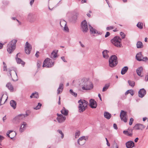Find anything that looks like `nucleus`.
Segmentation results:
<instances>
[{
    "label": "nucleus",
    "instance_id": "nucleus-29",
    "mask_svg": "<svg viewBox=\"0 0 148 148\" xmlns=\"http://www.w3.org/2000/svg\"><path fill=\"white\" fill-rule=\"evenodd\" d=\"M108 52H109V51L106 50H105L102 52L103 56L104 58L107 59L109 57V56L108 53Z\"/></svg>",
    "mask_w": 148,
    "mask_h": 148
},
{
    "label": "nucleus",
    "instance_id": "nucleus-62",
    "mask_svg": "<svg viewBox=\"0 0 148 148\" xmlns=\"http://www.w3.org/2000/svg\"><path fill=\"white\" fill-rule=\"evenodd\" d=\"M98 97H99V99H100V100L101 101H102V99H101V95L100 94H99L98 95Z\"/></svg>",
    "mask_w": 148,
    "mask_h": 148
},
{
    "label": "nucleus",
    "instance_id": "nucleus-6",
    "mask_svg": "<svg viewBox=\"0 0 148 148\" xmlns=\"http://www.w3.org/2000/svg\"><path fill=\"white\" fill-rule=\"evenodd\" d=\"M117 57L115 55L112 56L109 59V66L112 68L115 66L117 64Z\"/></svg>",
    "mask_w": 148,
    "mask_h": 148
},
{
    "label": "nucleus",
    "instance_id": "nucleus-11",
    "mask_svg": "<svg viewBox=\"0 0 148 148\" xmlns=\"http://www.w3.org/2000/svg\"><path fill=\"white\" fill-rule=\"evenodd\" d=\"M32 49V45L28 42H26L25 44V53L29 54L30 53Z\"/></svg>",
    "mask_w": 148,
    "mask_h": 148
},
{
    "label": "nucleus",
    "instance_id": "nucleus-58",
    "mask_svg": "<svg viewBox=\"0 0 148 148\" xmlns=\"http://www.w3.org/2000/svg\"><path fill=\"white\" fill-rule=\"evenodd\" d=\"M34 0H31L30 1V4L31 5H32L33 3Z\"/></svg>",
    "mask_w": 148,
    "mask_h": 148
},
{
    "label": "nucleus",
    "instance_id": "nucleus-19",
    "mask_svg": "<svg viewBox=\"0 0 148 148\" xmlns=\"http://www.w3.org/2000/svg\"><path fill=\"white\" fill-rule=\"evenodd\" d=\"M8 97L6 95H2L0 99V106L5 103Z\"/></svg>",
    "mask_w": 148,
    "mask_h": 148
},
{
    "label": "nucleus",
    "instance_id": "nucleus-31",
    "mask_svg": "<svg viewBox=\"0 0 148 148\" xmlns=\"http://www.w3.org/2000/svg\"><path fill=\"white\" fill-rule=\"evenodd\" d=\"M61 112L62 114L66 116L68 114L69 111L68 110H66L64 107H63L62 110H61Z\"/></svg>",
    "mask_w": 148,
    "mask_h": 148
},
{
    "label": "nucleus",
    "instance_id": "nucleus-33",
    "mask_svg": "<svg viewBox=\"0 0 148 148\" xmlns=\"http://www.w3.org/2000/svg\"><path fill=\"white\" fill-rule=\"evenodd\" d=\"M128 68L127 66H124L123 67L121 71V73L122 75L124 74L127 71Z\"/></svg>",
    "mask_w": 148,
    "mask_h": 148
},
{
    "label": "nucleus",
    "instance_id": "nucleus-12",
    "mask_svg": "<svg viewBox=\"0 0 148 148\" xmlns=\"http://www.w3.org/2000/svg\"><path fill=\"white\" fill-rule=\"evenodd\" d=\"M27 19L29 22L32 23L35 22L36 19L33 14L29 13L27 15Z\"/></svg>",
    "mask_w": 148,
    "mask_h": 148
},
{
    "label": "nucleus",
    "instance_id": "nucleus-10",
    "mask_svg": "<svg viewBox=\"0 0 148 148\" xmlns=\"http://www.w3.org/2000/svg\"><path fill=\"white\" fill-rule=\"evenodd\" d=\"M120 117L121 119L124 122H127V114L125 112L122 110L120 113Z\"/></svg>",
    "mask_w": 148,
    "mask_h": 148
},
{
    "label": "nucleus",
    "instance_id": "nucleus-52",
    "mask_svg": "<svg viewBox=\"0 0 148 148\" xmlns=\"http://www.w3.org/2000/svg\"><path fill=\"white\" fill-rule=\"evenodd\" d=\"M12 19L13 20H16L18 22V23H19V25H21V22H20L16 18H15V17H12Z\"/></svg>",
    "mask_w": 148,
    "mask_h": 148
},
{
    "label": "nucleus",
    "instance_id": "nucleus-34",
    "mask_svg": "<svg viewBox=\"0 0 148 148\" xmlns=\"http://www.w3.org/2000/svg\"><path fill=\"white\" fill-rule=\"evenodd\" d=\"M136 46L138 48H142L143 47V45L142 42L138 41L137 43Z\"/></svg>",
    "mask_w": 148,
    "mask_h": 148
},
{
    "label": "nucleus",
    "instance_id": "nucleus-59",
    "mask_svg": "<svg viewBox=\"0 0 148 148\" xmlns=\"http://www.w3.org/2000/svg\"><path fill=\"white\" fill-rule=\"evenodd\" d=\"M11 71H12L10 69H8V71L9 72V74H10V76L11 77H12L11 73Z\"/></svg>",
    "mask_w": 148,
    "mask_h": 148
},
{
    "label": "nucleus",
    "instance_id": "nucleus-20",
    "mask_svg": "<svg viewBox=\"0 0 148 148\" xmlns=\"http://www.w3.org/2000/svg\"><path fill=\"white\" fill-rule=\"evenodd\" d=\"M16 135L15 132H12V131H9L7 133V136L11 139L13 138Z\"/></svg>",
    "mask_w": 148,
    "mask_h": 148
},
{
    "label": "nucleus",
    "instance_id": "nucleus-25",
    "mask_svg": "<svg viewBox=\"0 0 148 148\" xmlns=\"http://www.w3.org/2000/svg\"><path fill=\"white\" fill-rule=\"evenodd\" d=\"M143 71V67L142 66H140L138 67L136 70V72L137 75L140 76L142 77L141 76V74Z\"/></svg>",
    "mask_w": 148,
    "mask_h": 148
},
{
    "label": "nucleus",
    "instance_id": "nucleus-21",
    "mask_svg": "<svg viewBox=\"0 0 148 148\" xmlns=\"http://www.w3.org/2000/svg\"><path fill=\"white\" fill-rule=\"evenodd\" d=\"M146 94V91L144 88L140 89L138 92V96L139 97L142 98Z\"/></svg>",
    "mask_w": 148,
    "mask_h": 148
},
{
    "label": "nucleus",
    "instance_id": "nucleus-56",
    "mask_svg": "<svg viewBox=\"0 0 148 148\" xmlns=\"http://www.w3.org/2000/svg\"><path fill=\"white\" fill-rule=\"evenodd\" d=\"M61 59L64 62H66V61L65 60V58L64 56L62 57H61Z\"/></svg>",
    "mask_w": 148,
    "mask_h": 148
},
{
    "label": "nucleus",
    "instance_id": "nucleus-43",
    "mask_svg": "<svg viewBox=\"0 0 148 148\" xmlns=\"http://www.w3.org/2000/svg\"><path fill=\"white\" fill-rule=\"evenodd\" d=\"M80 132L79 131H77L75 133V138H78L79 136Z\"/></svg>",
    "mask_w": 148,
    "mask_h": 148
},
{
    "label": "nucleus",
    "instance_id": "nucleus-40",
    "mask_svg": "<svg viewBox=\"0 0 148 148\" xmlns=\"http://www.w3.org/2000/svg\"><path fill=\"white\" fill-rule=\"evenodd\" d=\"M70 91V93L72 95H73V96H74L75 97H77V94L76 93H75V92H74L72 89H70V91Z\"/></svg>",
    "mask_w": 148,
    "mask_h": 148
},
{
    "label": "nucleus",
    "instance_id": "nucleus-39",
    "mask_svg": "<svg viewBox=\"0 0 148 148\" xmlns=\"http://www.w3.org/2000/svg\"><path fill=\"white\" fill-rule=\"evenodd\" d=\"M110 86V84H106L105 86L103 87L102 90L103 92H104L107 90L109 88Z\"/></svg>",
    "mask_w": 148,
    "mask_h": 148
},
{
    "label": "nucleus",
    "instance_id": "nucleus-5",
    "mask_svg": "<svg viewBox=\"0 0 148 148\" xmlns=\"http://www.w3.org/2000/svg\"><path fill=\"white\" fill-rule=\"evenodd\" d=\"M121 39L118 36L114 37L111 40V42L116 47H120L122 46L121 43Z\"/></svg>",
    "mask_w": 148,
    "mask_h": 148
},
{
    "label": "nucleus",
    "instance_id": "nucleus-61",
    "mask_svg": "<svg viewBox=\"0 0 148 148\" xmlns=\"http://www.w3.org/2000/svg\"><path fill=\"white\" fill-rule=\"evenodd\" d=\"M38 53H39V51H37L36 54H35V56L37 58H38L39 57V55L37 54Z\"/></svg>",
    "mask_w": 148,
    "mask_h": 148
},
{
    "label": "nucleus",
    "instance_id": "nucleus-46",
    "mask_svg": "<svg viewBox=\"0 0 148 148\" xmlns=\"http://www.w3.org/2000/svg\"><path fill=\"white\" fill-rule=\"evenodd\" d=\"M120 35L121 36L123 39L125 38V34L122 32H121L120 33Z\"/></svg>",
    "mask_w": 148,
    "mask_h": 148
},
{
    "label": "nucleus",
    "instance_id": "nucleus-64",
    "mask_svg": "<svg viewBox=\"0 0 148 148\" xmlns=\"http://www.w3.org/2000/svg\"><path fill=\"white\" fill-rule=\"evenodd\" d=\"M6 119V118L5 116H4V117H3V121L4 122L5 120Z\"/></svg>",
    "mask_w": 148,
    "mask_h": 148
},
{
    "label": "nucleus",
    "instance_id": "nucleus-51",
    "mask_svg": "<svg viewBox=\"0 0 148 148\" xmlns=\"http://www.w3.org/2000/svg\"><path fill=\"white\" fill-rule=\"evenodd\" d=\"M145 80L146 82L148 80V73H147L145 76Z\"/></svg>",
    "mask_w": 148,
    "mask_h": 148
},
{
    "label": "nucleus",
    "instance_id": "nucleus-14",
    "mask_svg": "<svg viewBox=\"0 0 148 148\" xmlns=\"http://www.w3.org/2000/svg\"><path fill=\"white\" fill-rule=\"evenodd\" d=\"M89 27L90 29V32L92 34H97L99 35L101 34L102 33L101 32L98 31L93 28L90 25H89Z\"/></svg>",
    "mask_w": 148,
    "mask_h": 148
},
{
    "label": "nucleus",
    "instance_id": "nucleus-2",
    "mask_svg": "<svg viewBox=\"0 0 148 148\" xmlns=\"http://www.w3.org/2000/svg\"><path fill=\"white\" fill-rule=\"evenodd\" d=\"M17 42L16 40H13L8 44L7 46V51L9 53H11L15 49Z\"/></svg>",
    "mask_w": 148,
    "mask_h": 148
},
{
    "label": "nucleus",
    "instance_id": "nucleus-13",
    "mask_svg": "<svg viewBox=\"0 0 148 148\" xmlns=\"http://www.w3.org/2000/svg\"><path fill=\"white\" fill-rule=\"evenodd\" d=\"M57 115L58 116L57 120L59 123H62L64 122L66 120V117L65 116H64L62 114L57 113Z\"/></svg>",
    "mask_w": 148,
    "mask_h": 148
},
{
    "label": "nucleus",
    "instance_id": "nucleus-55",
    "mask_svg": "<svg viewBox=\"0 0 148 148\" xmlns=\"http://www.w3.org/2000/svg\"><path fill=\"white\" fill-rule=\"evenodd\" d=\"M113 127L114 128V129H115L116 130H117V126L116 125L115 123H114L113 124Z\"/></svg>",
    "mask_w": 148,
    "mask_h": 148
},
{
    "label": "nucleus",
    "instance_id": "nucleus-47",
    "mask_svg": "<svg viewBox=\"0 0 148 148\" xmlns=\"http://www.w3.org/2000/svg\"><path fill=\"white\" fill-rule=\"evenodd\" d=\"M134 121V119L132 118H131L130 120V121L129 122V124L130 125H131L132 124Z\"/></svg>",
    "mask_w": 148,
    "mask_h": 148
},
{
    "label": "nucleus",
    "instance_id": "nucleus-9",
    "mask_svg": "<svg viewBox=\"0 0 148 148\" xmlns=\"http://www.w3.org/2000/svg\"><path fill=\"white\" fill-rule=\"evenodd\" d=\"M81 28L83 32H86L88 30L87 23L86 21L84 20L82 22Z\"/></svg>",
    "mask_w": 148,
    "mask_h": 148
},
{
    "label": "nucleus",
    "instance_id": "nucleus-7",
    "mask_svg": "<svg viewBox=\"0 0 148 148\" xmlns=\"http://www.w3.org/2000/svg\"><path fill=\"white\" fill-rule=\"evenodd\" d=\"M54 63L52 60L47 58L44 61L42 67L47 68H50L54 65Z\"/></svg>",
    "mask_w": 148,
    "mask_h": 148
},
{
    "label": "nucleus",
    "instance_id": "nucleus-48",
    "mask_svg": "<svg viewBox=\"0 0 148 148\" xmlns=\"http://www.w3.org/2000/svg\"><path fill=\"white\" fill-rule=\"evenodd\" d=\"M148 60V58L146 57H143L142 58V61H143L145 62H146Z\"/></svg>",
    "mask_w": 148,
    "mask_h": 148
},
{
    "label": "nucleus",
    "instance_id": "nucleus-3",
    "mask_svg": "<svg viewBox=\"0 0 148 148\" xmlns=\"http://www.w3.org/2000/svg\"><path fill=\"white\" fill-rule=\"evenodd\" d=\"M78 103H79L78 106L79 112H82L84 111L88 104V102L84 100H80L78 101Z\"/></svg>",
    "mask_w": 148,
    "mask_h": 148
},
{
    "label": "nucleus",
    "instance_id": "nucleus-44",
    "mask_svg": "<svg viewBox=\"0 0 148 148\" xmlns=\"http://www.w3.org/2000/svg\"><path fill=\"white\" fill-rule=\"evenodd\" d=\"M37 67L38 68H39L41 65V62L40 61H38L37 62Z\"/></svg>",
    "mask_w": 148,
    "mask_h": 148
},
{
    "label": "nucleus",
    "instance_id": "nucleus-27",
    "mask_svg": "<svg viewBox=\"0 0 148 148\" xmlns=\"http://www.w3.org/2000/svg\"><path fill=\"white\" fill-rule=\"evenodd\" d=\"M20 53H18L17 54L16 58V60L18 63L21 64L22 65H24L25 64V62L22 61L20 58H18V55Z\"/></svg>",
    "mask_w": 148,
    "mask_h": 148
},
{
    "label": "nucleus",
    "instance_id": "nucleus-53",
    "mask_svg": "<svg viewBox=\"0 0 148 148\" xmlns=\"http://www.w3.org/2000/svg\"><path fill=\"white\" fill-rule=\"evenodd\" d=\"M110 35V33L109 32H107L105 35V37L106 38L108 36Z\"/></svg>",
    "mask_w": 148,
    "mask_h": 148
},
{
    "label": "nucleus",
    "instance_id": "nucleus-28",
    "mask_svg": "<svg viewBox=\"0 0 148 148\" xmlns=\"http://www.w3.org/2000/svg\"><path fill=\"white\" fill-rule=\"evenodd\" d=\"M63 89V85L62 83H60L59 87L57 90V94H58L62 92Z\"/></svg>",
    "mask_w": 148,
    "mask_h": 148
},
{
    "label": "nucleus",
    "instance_id": "nucleus-23",
    "mask_svg": "<svg viewBox=\"0 0 148 148\" xmlns=\"http://www.w3.org/2000/svg\"><path fill=\"white\" fill-rule=\"evenodd\" d=\"M134 143L132 141H129L126 143V147L127 148H132L134 147Z\"/></svg>",
    "mask_w": 148,
    "mask_h": 148
},
{
    "label": "nucleus",
    "instance_id": "nucleus-36",
    "mask_svg": "<svg viewBox=\"0 0 148 148\" xmlns=\"http://www.w3.org/2000/svg\"><path fill=\"white\" fill-rule=\"evenodd\" d=\"M128 82L129 85L132 87H133L135 85V82L133 81L129 80Z\"/></svg>",
    "mask_w": 148,
    "mask_h": 148
},
{
    "label": "nucleus",
    "instance_id": "nucleus-1",
    "mask_svg": "<svg viewBox=\"0 0 148 148\" xmlns=\"http://www.w3.org/2000/svg\"><path fill=\"white\" fill-rule=\"evenodd\" d=\"M82 87L83 90H89L93 88V84L92 82L87 79H82Z\"/></svg>",
    "mask_w": 148,
    "mask_h": 148
},
{
    "label": "nucleus",
    "instance_id": "nucleus-30",
    "mask_svg": "<svg viewBox=\"0 0 148 148\" xmlns=\"http://www.w3.org/2000/svg\"><path fill=\"white\" fill-rule=\"evenodd\" d=\"M104 117L108 119H110L111 116V114L107 112H105L104 113Z\"/></svg>",
    "mask_w": 148,
    "mask_h": 148
},
{
    "label": "nucleus",
    "instance_id": "nucleus-26",
    "mask_svg": "<svg viewBox=\"0 0 148 148\" xmlns=\"http://www.w3.org/2000/svg\"><path fill=\"white\" fill-rule=\"evenodd\" d=\"M143 56L141 52L137 53L136 56V60L138 61H142V58Z\"/></svg>",
    "mask_w": 148,
    "mask_h": 148
},
{
    "label": "nucleus",
    "instance_id": "nucleus-24",
    "mask_svg": "<svg viewBox=\"0 0 148 148\" xmlns=\"http://www.w3.org/2000/svg\"><path fill=\"white\" fill-rule=\"evenodd\" d=\"M58 50L53 51L51 53L50 57L51 58L54 59L58 57L57 53Z\"/></svg>",
    "mask_w": 148,
    "mask_h": 148
},
{
    "label": "nucleus",
    "instance_id": "nucleus-37",
    "mask_svg": "<svg viewBox=\"0 0 148 148\" xmlns=\"http://www.w3.org/2000/svg\"><path fill=\"white\" fill-rule=\"evenodd\" d=\"M143 24L142 23L139 22L137 25V26L138 28L142 29L143 28Z\"/></svg>",
    "mask_w": 148,
    "mask_h": 148
},
{
    "label": "nucleus",
    "instance_id": "nucleus-4",
    "mask_svg": "<svg viewBox=\"0 0 148 148\" xmlns=\"http://www.w3.org/2000/svg\"><path fill=\"white\" fill-rule=\"evenodd\" d=\"M28 116V114H21L15 116L13 119V121L14 123L16 124H18L20 122L24 120L25 117Z\"/></svg>",
    "mask_w": 148,
    "mask_h": 148
},
{
    "label": "nucleus",
    "instance_id": "nucleus-16",
    "mask_svg": "<svg viewBox=\"0 0 148 148\" xmlns=\"http://www.w3.org/2000/svg\"><path fill=\"white\" fill-rule=\"evenodd\" d=\"M90 106L92 108H96L97 106V103L96 101L92 99H91L89 101Z\"/></svg>",
    "mask_w": 148,
    "mask_h": 148
},
{
    "label": "nucleus",
    "instance_id": "nucleus-63",
    "mask_svg": "<svg viewBox=\"0 0 148 148\" xmlns=\"http://www.w3.org/2000/svg\"><path fill=\"white\" fill-rule=\"evenodd\" d=\"M138 140V138H136L135 139L134 141L136 143L137 142Z\"/></svg>",
    "mask_w": 148,
    "mask_h": 148
},
{
    "label": "nucleus",
    "instance_id": "nucleus-8",
    "mask_svg": "<svg viewBox=\"0 0 148 148\" xmlns=\"http://www.w3.org/2000/svg\"><path fill=\"white\" fill-rule=\"evenodd\" d=\"M60 24L62 29L65 31L69 32V29L66 25V22L63 19L61 20L60 21Z\"/></svg>",
    "mask_w": 148,
    "mask_h": 148
},
{
    "label": "nucleus",
    "instance_id": "nucleus-57",
    "mask_svg": "<svg viewBox=\"0 0 148 148\" xmlns=\"http://www.w3.org/2000/svg\"><path fill=\"white\" fill-rule=\"evenodd\" d=\"M79 43L82 47H84V45L82 43V42L81 41H79Z\"/></svg>",
    "mask_w": 148,
    "mask_h": 148
},
{
    "label": "nucleus",
    "instance_id": "nucleus-17",
    "mask_svg": "<svg viewBox=\"0 0 148 148\" xmlns=\"http://www.w3.org/2000/svg\"><path fill=\"white\" fill-rule=\"evenodd\" d=\"M86 140L84 136L81 137L78 140L77 143L79 145H84L85 143Z\"/></svg>",
    "mask_w": 148,
    "mask_h": 148
},
{
    "label": "nucleus",
    "instance_id": "nucleus-35",
    "mask_svg": "<svg viewBox=\"0 0 148 148\" xmlns=\"http://www.w3.org/2000/svg\"><path fill=\"white\" fill-rule=\"evenodd\" d=\"M6 86L8 89L10 90V91H13V87L10 83H8L7 84Z\"/></svg>",
    "mask_w": 148,
    "mask_h": 148
},
{
    "label": "nucleus",
    "instance_id": "nucleus-18",
    "mask_svg": "<svg viewBox=\"0 0 148 148\" xmlns=\"http://www.w3.org/2000/svg\"><path fill=\"white\" fill-rule=\"evenodd\" d=\"M145 127V126L143 124L140 123L136 124L134 127L135 129L136 130H143Z\"/></svg>",
    "mask_w": 148,
    "mask_h": 148
},
{
    "label": "nucleus",
    "instance_id": "nucleus-15",
    "mask_svg": "<svg viewBox=\"0 0 148 148\" xmlns=\"http://www.w3.org/2000/svg\"><path fill=\"white\" fill-rule=\"evenodd\" d=\"M27 126V124L25 122H23L21 124L19 132H22L25 130Z\"/></svg>",
    "mask_w": 148,
    "mask_h": 148
},
{
    "label": "nucleus",
    "instance_id": "nucleus-49",
    "mask_svg": "<svg viewBox=\"0 0 148 148\" xmlns=\"http://www.w3.org/2000/svg\"><path fill=\"white\" fill-rule=\"evenodd\" d=\"M114 28V27L113 26H110V27H107L106 28V29L107 30H109L112 29H113Z\"/></svg>",
    "mask_w": 148,
    "mask_h": 148
},
{
    "label": "nucleus",
    "instance_id": "nucleus-54",
    "mask_svg": "<svg viewBox=\"0 0 148 148\" xmlns=\"http://www.w3.org/2000/svg\"><path fill=\"white\" fill-rule=\"evenodd\" d=\"M3 137L1 135H0V142H1L2 140L3 139ZM0 145H1V143H0Z\"/></svg>",
    "mask_w": 148,
    "mask_h": 148
},
{
    "label": "nucleus",
    "instance_id": "nucleus-41",
    "mask_svg": "<svg viewBox=\"0 0 148 148\" xmlns=\"http://www.w3.org/2000/svg\"><path fill=\"white\" fill-rule=\"evenodd\" d=\"M57 131L61 135V138H63L64 137V134L62 132L61 130H57Z\"/></svg>",
    "mask_w": 148,
    "mask_h": 148
},
{
    "label": "nucleus",
    "instance_id": "nucleus-32",
    "mask_svg": "<svg viewBox=\"0 0 148 148\" xmlns=\"http://www.w3.org/2000/svg\"><path fill=\"white\" fill-rule=\"evenodd\" d=\"M10 104L14 109L16 108V102L14 100H12L10 102Z\"/></svg>",
    "mask_w": 148,
    "mask_h": 148
},
{
    "label": "nucleus",
    "instance_id": "nucleus-38",
    "mask_svg": "<svg viewBox=\"0 0 148 148\" xmlns=\"http://www.w3.org/2000/svg\"><path fill=\"white\" fill-rule=\"evenodd\" d=\"M38 97V95L37 92L33 93H32V95L30 96L31 98L35 97L37 98Z\"/></svg>",
    "mask_w": 148,
    "mask_h": 148
},
{
    "label": "nucleus",
    "instance_id": "nucleus-42",
    "mask_svg": "<svg viewBox=\"0 0 148 148\" xmlns=\"http://www.w3.org/2000/svg\"><path fill=\"white\" fill-rule=\"evenodd\" d=\"M41 106L42 104L41 103H38V105L34 108V109L36 110L39 109H40Z\"/></svg>",
    "mask_w": 148,
    "mask_h": 148
},
{
    "label": "nucleus",
    "instance_id": "nucleus-22",
    "mask_svg": "<svg viewBox=\"0 0 148 148\" xmlns=\"http://www.w3.org/2000/svg\"><path fill=\"white\" fill-rule=\"evenodd\" d=\"M132 129H128L127 131L124 130L123 131V133L128 136H131L132 135Z\"/></svg>",
    "mask_w": 148,
    "mask_h": 148
},
{
    "label": "nucleus",
    "instance_id": "nucleus-45",
    "mask_svg": "<svg viewBox=\"0 0 148 148\" xmlns=\"http://www.w3.org/2000/svg\"><path fill=\"white\" fill-rule=\"evenodd\" d=\"M3 69L4 71H7V66L5 62H3Z\"/></svg>",
    "mask_w": 148,
    "mask_h": 148
},
{
    "label": "nucleus",
    "instance_id": "nucleus-60",
    "mask_svg": "<svg viewBox=\"0 0 148 148\" xmlns=\"http://www.w3.org/2000/svg\"><path fill=\"white\" fill-rule=\"evenodd\" d=\"M3 44L0 42V49L2 48L3 46Z\"/></svg>",
    "mask_w": 148,
    "mask_h": 148
},
{
    "label": "nucleus",
    "instance_id": "nucleus-50",
    "mask_svg": "<svg viewBox=\"0 0 148 148\" xmlns=\"http://www.w3.org/2000/svg\"><path fill=\"white\" fill-rule=\"evenodd\" d=\"M129 90V93H130L131 95L133 96L134 94V91L133 90Z\"/></svg>",
    "mask_w": 148,
    "mask_h": 148
}]
</instances>
